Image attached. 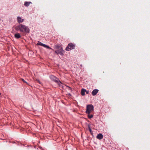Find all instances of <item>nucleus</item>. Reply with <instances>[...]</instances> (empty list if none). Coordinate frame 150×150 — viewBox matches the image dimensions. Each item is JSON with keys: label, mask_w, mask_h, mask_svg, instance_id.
Instances as JSON below:
<instances>
[{"label": "nucleus", "mask_w": 150, "mask_h": 150, "mask_svg": "<svg viewBox=\"0 0 150 150\" xmlns=\"http://www.w3.org/2000/svg\"><path fill=\"white\" fill-rule=\"evenodd\" d=\"M50 78L52 80L57 83L59 85V86L62 88L64 89L65 88H67L69 89H71V87L66 86L65 85H63L61 82L59 80V79L54 76H50Z\"/></svg>", "instance_id": "1"}, {"label": "nucleus", "mask_w": 150, "mask_h": 150, "mask_svg": "<svg viewBox=\"0 0 150 150\" xmlns=\"http://www.w3.org/2000/svg\"><path fill=\"white\" fill-rule=\"evenodd\" d=\"M21 32H26L28 33L29 32V29L28 27L22 24H20L17 27Z\"/></svg>", "instance_id": "2"}, {"label": "nucleus", "mask_w": 150, "mask_h": 150, "mask_svg": "<svg viewBox=\"0 0 150 150\" xmlns=\"http://www.w3.org/2000/svg\"><path fill=\"white\" fill-rule=\"evenodd\" d=\"M94 107L93 106L91 105H88L86 106V113L87 114H90L93 111Z\"/></svg>", "instance_id": "3"}, {"label": "nucleus", "mask_w": 150, "mask_h": 150, "mask_svg": "<svg viewBox=\"0 0 150 150\" xmlns=\"http://www.w3.org/2000/svg\"><path fill=\"white\" fill-rule=\"evenodd\" d=\"M75 47V45L73 43H70L68 44L66 48L67 51H69L70 50L74 49Z\"/></svg>", "instance_id": "4"}, {"label": "nucleus", "mask_w": 150, "mask_h": 150, "mask_svg": "<svg viewBox=\"0 0 150 150\" xmlns=\"http://www.w3.org/2000/svg\"><path fill=\"white\" fill-rule=\"evenodd\" d=\"M65 51L63 50L62 48L61 47L57 50L55 51V52L57 54H60L61 55H63Z\"/></svg>", "instance_id": "5"}, {"label": "nucleus", "mask_w": 150, "mask_h": 150, "mask_svg": "<svg viewBox=\"0 0 150 150\" xmlns=\"http://www.w3.org/2000/svg\"><path fill=\"white\" fill-rule=\"evenodd\" d=\"M17 20L18 23H20L23 22L24 20V19H22L20 16H18L17 18Z\"/></svg>", "instance_id": "6"}, {"label": "nucleus", "mask_w": 150, "mask_h": 150, "mask_svg": "<svg viewBox=\"0 0 150 150\" xmlns=\"http://www.w3.org/2000/svg\"><path fill=\"white\" fill-rule=\"evenodd\" d=\"M98 90L97 89H95L93 90L92 91V94L93 96L96 95L97 93L98 92Z\"/></svg>", "instance_id": "7"}, {"label": "nucleus", "mask_w": 150, "mask_h": 150, "mask_svg": "<svg viewBox=\"0 0 150 150\" xmlns=\"http://www.w3.org/2000/svg\"><path fill=\"white\" fill-rule=\"evenodd\" d=\"M103 136L101 134H98L97 136V138L100 140L103 138Z\"/></svg>", "instance_id": "8"}, {"label": "nucleus", "mask_w": 150, "mask_h": 150, "mask_svg": "<svg viewBox=\"0 0 150 150\" xmlns=\"http://www.w3.org/2000/svg\"><path fill=\"white\" fill-rule=\"evenodd\" d=\"M15 37L16 38L18 39L21 37V36L19 33H17L15 35Z\"/></svg>", "instance_id": "9"}, {"label": "nucleus", "mask_w": 150, "mask_h": 150, "mask_svg": "<svg viewBox=\"0 0 150 150\" xmlns=\"http://www.w3.org/2000/svg\"><path fill=\"white\" fill-rule=\"evenodd\" d=\"M86 90L84 89H83L81 90V93L82 96H84L85 95V92Z\"/></svg>", "instance_id": "10"}, {"label": "nucleus", "mask_w": 150, "mask_h": 150, "mask_svg": "<svg viewBox=\"0 0 150 150\" xmlns=\"http://www.w3.org/2000/svg\"><path fill=\"white\" fill-rule=\"evenodd\" d=\"M31 3L30 2H25L24 4V5L26 6H29L30 4Z\"/></svg>", "instance_id": "11"}, {"label": "nucleus", "mask_w": 150, "mask_h": 150, "mask_svg": "<svg viewBox=\"0 0 150 150\" xmlns=\"http://www.w3.org/2000/svg\"><path fill=\"white\" fill-rule=\"evenodd\" d=\"M54 48L55 49H58L60 48L59 45H56L54 46Z\"/></svg>", "instance_id": "12"}, {"label": "nucleus", "mask_w": 150, "mask_h": 150, "mask_svg": "<svg viewBox=\"0 0 150 150\" xmlns=\"http://www.w3.org/2000/svg\"><path fill=\"white\" fill-rule=\"evenodd\" d=\"M37 45H40V46H42L44 47V46L45 45V44H43L41 42H39L37 44Z\"/></svg>", "instance_id": "13"}, {"label": "nucleus", "mask_w": 150, "mask_h": 150, "mask_svg": "<svg viewBox=\"0 0 150 150\" xmlns=\"http://www.w3.org/2000/svg\"><path fill=\"white\" fill-rule=\"evenodd\" d=\"M90 114H88V118H89L91 119V118H93V115L92 114L90 115Z\"/></svg>", "instance_id": "14"}, {"label": "nucleus", "mask_w": 150, "mask_h": 150, "mask_svg": "<svg viewBox=\"0 0 150 150\" xmlns=\"http://www.w3.org/2000/svg\"><path fill=\"white\" fill-rule=\"evenodd\" d=\"M44 47L47 48L49 49H52L50 47H49V46L46 45L45 44V45L44 46Z\"/></svg>", "instance_id": "15"}, {"label": "nucleus", "mask_w": 150, "mask_h": 150, "mask_svg": "<svg viewBox=\"0 0 150 150\" xmlns=\"http://www.w3.org/2000/svg\"><path fill=\"white\" fill-rule=\"evenodd\" d=\"M88 129H89V131L91 133V132H92V130L91 129V128H90V126H89V125H88Z\"/></svg>", "instance_id": "16"}, {"label": "nucleus", "mask_w": 150, "mask_h": 150, "mask_svg": "<svg viewBox=\"0 0 150 150\" xmlns=\"http://www.w3.org/2000/svg\"><path fill=\"white\" fill-rule=\"evenodd\" d=\"M22 80L24 82L27 83L23 79H22Z\"/></svg>", "instance_id": "17"}, {"label": "nucleus", "mask_w": 150, "mask_h": 150, "mask_svg": "<svg viewBox=\"0 0 150 150\" xmlns=\"http://www.w3.org/2000/svg\"><path fill=\"white\" fill-rule=\"evenodd\" d=\"M37 81L40 84L41 83L40 82V81L39 80H37Z\"/></svg>", "instance_id": "18"}, {"label": "nucleus", "mask_w": 150, "mask_h": 150, "mask_svg": "<svg viewBox=\"0 0 150 150\" xmlns=\"http://www.w3.org/2000/svg\"><path fill=\"white\" fill-rule=\"evenodd\" d=\"M85 92H86V93L87 94H88V93H89V91H86V90Z\"/></svg>", "instance_id": "19"}, {"label": "nucleus", "mask_w": 150, "mask_h": 150, "mask_svg": "<svg viewBox=\"0 0 150 150\" xmlns=\"http://www.w3.org/2000/svg\"><path fill=\"white\" fill-rule=\"evenodd\" d=\"M1 95V93H0V96Z\"/></svg>", "instance_id": "20"}]
</instances>
